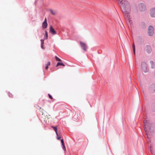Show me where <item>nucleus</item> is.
<instances>
[{
    "label": "nucleus",
    "instance_id": "nucleus-1",
    "mask_svg": "<svg viewBox=\"0 0 155 155\" xmlns=\"http://www.w3.org/2000/svg\"><path fill=\"white\" fill-rule=\"evenodd\" d=\"M120 1V5L123 14L128 19H130L129 14L130 12V4L126 0H117Z\"/></svg>",
    "mask_w": 155,
    "mask_h": 155
},
{
    "label": "nucleus",
    "instance_id": "nucleus-2",
    "mask_svg": "<svg viewBox=\"0 0 155 155\" xmlns=\"http://www.w3.org/2000/svg\"><path fill=\"white\" fill-rule=\"evenodd\" d=\"M141 66L142 69L144 72L146 73L148 71V68L146 62H142L141 64Z\"/></svg>",
    "mask_w": 155,
    "mask_h": 155
},
{
    "label": "nucleus",
    "instance_id": "nucleus-3",
    "mask_svg": "<svg viewBox=\"0 0 155 155\" xmlns=\"http://www.w3.org/2000/svg\"><path fill=\"white\" fill-rule=\"evenodd\" d=\"M154 29L152 25H150L147 29V33L148 35L150 36H152L154 33Z\"/></svg>",
    "mask_w": 155,
    "mask_h": 155
},
{
    "label": "nucleus",
    "instance_id": "nucleus-4",
    "mask_svg": "<svg viewBox=\"0 0 155 155\" xmlns=\"http://www.w3.org/2000/svg\"><path fill=\"white\" fill-rule=\"evenodd\" d=\"M148 90L150 93H154L155 92V84L152 83L150 84L148 87Z\"/></svg>",
    "mask_w": 155,
    "mask_h": 155
},
{
    "label": "nucleus",
    "instance_id": "nucleus-5",
    "mask_svg": "<svg viewBox=\"0 0 155 155\" xmlns=\"http://www.w3.org/2000/svg\"><path fill=\"white\" fill-rule=\"evenodd\" d=\"M143 123L145 125L144 130L146 132L148 130L150 129V124H149V121L147 120H144L143 121Z\"/></svg>",
    "mask_w": 155,
    "mask_h": 155
},
{
    "label": "nucleus",
    "instance_id": "nucleus-6",
    "mask_svg": "<svg viewBox=\"0 0 155 155\" xmlns=\"http://www.w3.org/2000/svg\"><path fill=\"white\" fill-rule=\"evenodd\" d=\"M145 50L148 54L150 53L152 50L151 46L149 45H146V46Z\"/></svg>",
    "mask_w": 155,
    "mask_h": 155
},
{
    "label": "nucleus",
    "instance_id": "nucleus-7",
    "mask_svg": "<svg viewBox=\"0 0 155 155\" xmlns=\"http://www.w3.org/2000/svg\"><path fill=\"white\" fill-rule=\"evenodd\" d=\"M140 10L141 11H144L146 9V7L144 4L140 3L139 5Z\"/></svg>",
    "mask_w": 155,
    "mask_h": 155
},
{
    "label": "nucleus",
    "instance_id": "nucleus-8",
    "mask_svg": "<svg viewBox=\"0 0 155 155\" xmlns=\"http://www.w3.org/2000/svg\"><path fill=\"white\" fill-rule=\"evenodd\" d=\"M81 48L84 51H87V46L85 43H84L81 41H80Z\"/></svg>",
    "mask_w": 155,
    "mask_h": 155
},
{
    "label": "nucleus",
    "instance_id": "nucleus-9",
    "mask_svg": "<svg viewBox=\"0 0 155 155\" xmlns=\"http://www.w3.org/2000/svg\"><path fill=\"white\" fill-rule=\"evenodd\" d=\"M47 26H48V23H47V19L46 18H45L44 21L43 22L42 24V28L43 29H45V28H47Z\"/></svg>",
    "mask_w": 155,
    "mask_h": 155
},
{
    "label": "nucleus",
    "instance_id": "nucleus-10",
    "mask_svg": "<svg viewBox=\"0 0 155 155\" xmlns=\"http://www.w3.org/2000/svg\"><path fill=\"white\" fill-rule=\"evenodd\" d=\"M150 14L151 17H155V8H152L151 9Z\"/></svg>",
    "mask_w": 155,
    "mask_h": 155
},
{
    "label": "nucleus",
    "instance_id": "nucleus-11",
    "mask_svg": "<svg viewBox=\"0 0 155 155\" xmlns=\"http://www.w3.org/2000/svg\"><path fill=\"white\" fill-rule=\"evenodd\" d=\"M49 32L53 35L56 34H57V32L51 25L50 26V27Z\"/></svg>",
    "mask_w": 155,
    "mask_h": 155
},
{
    "label": "nucleus",
    "instance_id": "nucleus-12",
    "mask_svg": "<svg viewBox=\"0 0 155 155\" xmlns=\"http://www.w3.org/2000/svg\"><path fill=\"white\" fill-rule=\"evenodd\" d=\"M61 143L62 144V149L63 150H64L65 151L66 150V148L64 145V142L63 140V139H61Z\"/></svg>",
    "mask_w": 155,
    "mask_h": 155
},
{
    "label": "nucleus",
    "instance_id": "nucleus-13",
    "mask_svg": "<svg viewBox=\"0 0 155 155\" xmlns=\"http://www.w3.org/2000/svg\"><path fill=\"white\" fill-rule=\"evenodd\" d=\"M140 26L142 28H145L146 26V24L144 22H142L140 24Z\"/></svg>",
    "mask_w": 155,
    "mask_h": 155
},
{
    "label": "nucleus",
    "instance_id": "nucleus-14",
    "mask_svg": "<svg viewBox=\"0 0 155 155\" xmlns=\"http://www.w3.org/2000/svg\"><path fill=\"white\" fill-rule=\"evenodd\" d=\"M59 66H64L65 65L62 62H58L56 65V67H58Z\"/></svg>",
    "mask_w": 155,
    "mask_h": 155
},
{
    "label": "nucleus",
    "instance_id": "nucleus-15",
    "mask_svg": "<svg viewBox=\"0 0 155 155\" xmlns=\"http://www.w3.org/2000/svg\"><path fill=\"white\" fill-rule=\"evenodd\" d=\"M61 104V103H57L56 104H55V105H54V106H57L58 107V106H62V105H65V104L64 103H61V104Z\"/></svg>",
    "mask_w": 155,
    "mask_h": 155
},
{
    "label": "nucleus",
    "instance_id": "nucleus-16",
    "mask_svg": "<svg viewBox=\"0 0 155 155\" xmlns=\"http://www.w3.org/2000/svg\"><path fill=\"white\" fill-rule=\"evenodd\" d=\"M45 33L44 39H48V32L46 30H45Z\"/></svg>",
    "mask_w": 155,
    "mask_h": 155
},
{
    "label": "nucleus",
    "instance_id": "nucleus-17",
    "mask_svg": "<svg viewBox=\"0 0 155 155\" xmlns=\"http://www.w3.org/2000/svg\"><path fill=\"white\" fill-rule=\"evenodd\" d=\"M132 48H133L134 54V55H135V45L134 43L132 45Z\"/></svg>",
    "mask_w": 155,
    "mask_h": 155
},
{
    "label": "nucleus",
    "instance_id": "nucleus-18",
    "mask_svg": "<svg viewBox=\"0 0 155 155\" xmlns=\"http://www.w3.org/2000/svg\"><path fill=\"white\" fill-rule=\"evenodd\" d=\"M150 63L151 65V68H153L155 67L154 62L153 61H150Z\"/></svg>",
    "mask_w": 155,
    "mask_h": 155
},
{
    "label": "nucleus",
    "instance_id": "nucleus-19",
    "mask_svg": "<svg viewBox=\"0 0 155 155\" xmlns=\"http://www.w3.org/2000/svg\"><path fill=\"white\" fill-rule=\"evenodd\" d=\"M49 11L53 15H55L56 14V12H54L52 9H50Z\"/></svg>",
    "mask_w": 155,
    "mask_h": 155
},
{
    "label": "nucleus",
    "instance_id": "nucleus-20",
    "mask_svg": "<svg viewBox=\"0 0 155 155\" xmlns=\"http://www.w3.org/2000/svg\"><path fill=\"white\" fill-rule=\"evenodd\" d=\"M55 58L56 61H61V60L58 58V57H57V56H55Z\"/></svg>",
    "mask_w": 155,
    "mask_h": 155
},
{
    "label": "nucleus",
    "instance_id": "nucleus-21",
    "mask_svg": "<svg viewBox=\"0 0 155 155\" xmlns=\"http://www.w3.org/2000/svg\"><path fill=\"white\" fill-rule=\"evenodd\" d=\"M8 96L11 98L13 97V95H12V94L11 93H10L9 92H8Z\"/></svg>",
    "mask_w": 155,
    "mask_h": 155
},
{
    "label": "nucleus",
    "instance_id": "nucleus-22",
    "mask_svg": "<svg viewBox=\"0 0 155 155\" xmlns=\"http://www.w3.org/2000/svg\"><path fill=\"white\" fill-rule=\"evenodd\" d=\"M48 95L49 98L51 99L52 100L53 99L52 96L50 94H48Z\"/></svg>",
    "mask_w": 155,
    "mask_h": 155
},
{
    "label": "nucleus",
    "instance_id": "nucleus-23",
    "mask_svg": "<svg viewBox=\"0 0 155 155\" xmlns=\"http://www.w3.org/2000/svg\"><path fill=\"white\" fill-rule=\"evenodd\" d=\"M45 39H41V44H44V40Z\"/></svg>",
    "mask_w": 155,
    "mask_h": 155
},
{
    "label": "nucleus",
    "instance_id": "nucleus-24",
    "mask_svg": "<svg viewBox=\"0 0 155 155\" xmlns=\"http://www.w3.org/2000/svg\"><path fill=\"white\" fill-rule=\"evenodd\" d=\"M48 66H49L46 64V65L45 67V69L46 70H47L48 69Z\"/></svg>",
    "mask_w": 155,
    "mask_h": 155
},
{
    "label": "nucleus",
    "instance_id": "nucleus-25",
    "mask_svg": "<svg viewBox=\"0 0 155 155\" xmlns=\"http://www.w3.org/2000/svg\"><path fill=\"white\" fill-rule=\"evenodd\" d=\"M51 64V62L50 61H49L48 62L47 64V65H48V66H49Z\"/></svg>",
    "mask_w": 155,
    "mask_h": 155
},
{
    "label": "nucleus",
    "instance_id": "nucleus-26",
    "mask_svg": "<svg viewBox=\"0 0 155 155\" xmlns=\"http://www.w3.org/2000/svg\"><path fill=\"white\" fill-rule=\"evenodd\" d=\"M44 44H41V47L43 49H44Z\"/></svg>",
    "mask_w": 155,
    "mask_h": 155
},
{
    "label": "nucleus",
    "instance_id": "nucleus-27",
    "mask_svg": "<svg viewBox=\"0 0 155 155\" xmlns=\"http://www.w3.org/2000/svg\"><path fill=\"white\" fill-rule=\"evenodd\" d=\"M38 0H35V3H37V2H38Z\"/></svg>",
    "mask_w": 155,
    "mask_h": 155
},
{
    "label": "nucleus",
    "instance_id": "nucleus-28",
    "mask_svg": "<svg viewBox=\"0 0 155 155\" xmlns=\"http://www.w3.org/2000/svg\"><path fill=\"white\" fill-rule=\"evenodd\" d=\"M61 138V137L59 135V137H58V138H59V140H60V138Z\"/></svg>",
    "mask_w": 155,
    "mask_h": 155
},
{
    "label": "nucleus",
    "instance_id": "nucleus-29",
    "mask_svg": "<svg viewBox=\"0 0 155 155\" xmlns=\"http://www.w3.org/2000/svg\"><path fill=\"white\" fill-rule=\"evenodd\" d=\"M129 21H130V22L131 21L132 22V21L131 20H129Z\"/></svg>",
    "mask_w": 155,
    "mask_h": 155
}]
</instances>
